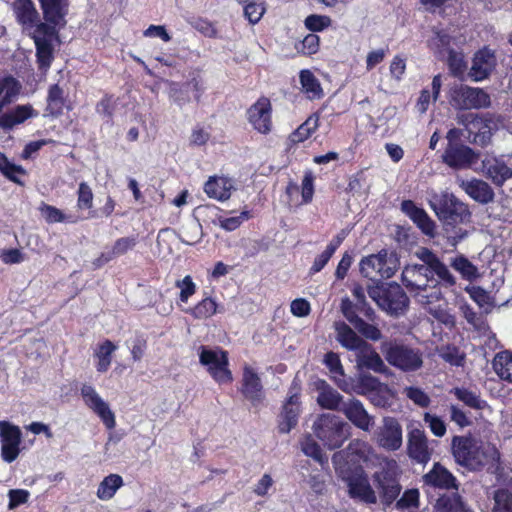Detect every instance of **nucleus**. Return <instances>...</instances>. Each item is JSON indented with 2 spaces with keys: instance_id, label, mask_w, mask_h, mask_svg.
I'll list each match as a JSON object with an SVG mask.
<instances>
[{
  "instance_id": "1",
  "label": "nucleus",
  "mask_w": 512,
  "mask_h": 512,
  "mask_svg": "<svg viewBox=\"0 0 512 512\" xmlns=\"http://www.w3.org/2000/svg\"><path fill=\"white\" fill-rule=\"evenodd\" d=\"M430 207L442 222L448 238L457 244L467 236V231L461 224L470 222L471 212L466 204L453 194L442 193L430 200Z\"/></svg>"
},
{
  "instance_id": "2",
  "label": "nucleus",
  "mask_w": 512,
  "mask_h": 512,
  "mask_svg": "<svg viewBox=\"0 0 512 512\" xmlns=\"http://www.w3.org/2000/svg\"><path fill=\"white\" fill-rule=\"evenodd\" d=\"M451 451L455 462L471 471H480L488 463L489 458L498 455L494 446L486 448L471 434L453 436Z\"/></svg>"
},
{
  "instance_id": "3",
  "label": "nucleus",
  "mask_w": 512,
  "mask_h": 512,
  "mask_svg": "<svg viewBox=\"0 0 512 512\" xmlns=\"http://www.w3.org/2000/svg\"><path fill=\"white\" fill-rule=\"evenodd\" d=\"M21 84L11 75L0 77V127L11 130L14 126L24 123L27 119L37 116V112L29 104L17 105L13 110L2 113L4 107L9 105L20 93Z\"/></svg>"
},
{
  "instance_id": "4",
  "label": "nucleus",
  "mask_w": 512,
  "mask_h": 512,
  "mask_svg": "<svg viewBox=\"0 0 512 512\" xmlns=\"http://www.w3.org/2000/svg\"><path fill=\"white\" fill-rule=\"evenodd\" d=\"M380 350L387 363L402 372H416L423 366L422 351L402 339L385 340Z\"/></svg>"
},
{
  "instance_id": "5",
  "label": "nucleus",
  "mask_w": 512,
  "mask_h": 512,
  "mask_svg": "<svg viewBox=\"0 0 512 512\" xmlns=\"http://www.w3.org/2000/svg\"><path fill=\"white\" fill-rule=\"evenodd\" d=\"M339 477L346 484L347 495L355 502L375 505L378 502L377 492L362 466L348 467L339 471Z\"/></svg>"
},
{
  "instance_id": "6",
  "label": "nucleus",
  "mask_w": 512,
  "mask_h": 512,
  "mask_svg": "<svg viewBox=\"0 0 512 512\" xmlns=\"http://www.w3.org/2000/svg\"><path fill=\"white\" fill-rule=\"evenodd\" d=\"M312 429L315 436L330 450L340 448L350 435L347 424L340 417L329 413L319 415Z\"/></svg>"
},
{
  "instance_id": "7",
  "label": "nucleus",
  "mask_w": 512,
  "mask_h": 512,
  "mask_svg": "<svg viewBox=\"0 0 512 512\" xmlns=\"http://www.w3.org/2000/svg\"><path fill=\"white\" fill-rule=\"evenodd\" d=\"M448 100L455 110L460 111L491 106V97L484 89L465 84H455L450 87Z\"/></svg>"
},
{
  "instance_id": "8",
  "label": "nucleus",
  "mask_w": 512,
  "mask_h": 512,
  "mask_svg": "<svg viewBox=\"0 0 512 512\" xmlns=\"http://www.w3.org/2000/svg\"><path fill=\"white\" fill-rule=\"evenodd\" d=\"M199 362L205 366L209 375L218 384H230L233 381L232 371L229 369V355L226 350L200 347Z\"/></svg>"
},
{
  "instance_id": "9",
  "label": "nucleus",
  "mask_w": 512,
  "mask_h": 512,
  "mask_svg": "<svg viewBox=\"0 0 512 512\" xmlns=\"http://www.w3.org/2000/svg\"><path fill=\"white\" fill-rule=\"evenodd\" d=\"M45 23H39L36 33L52 37L56 34V27H65L66 16L69 10V0H38Z\"/></svg>"
},
{
  "instance_id": "10",
  "label": "nucleus",
  "mask_w": 512,
  "mask_h": 512,
  "mask_svg": "<svg viewBox=\"0 0 512 512\" xmlns=\"http://www.w3.org/2000/svg\"><path fill=\"white\" fill-rule=\"evenodd\" d=\"M497 129L493 115L471 114L466 118L465 130L470 143L486 147L491 142L493 131Z\"/></svg>"
},
{
  "instance_id": "11",
  "label": "nucleus",
  "mask_w": 512,
  "mask_h": 512,
  "mask_svg": "<svg viewBox=\"0 0 512 512\" xmlns=\"http://www.w3.org/2000/svg\"><path fill=\"white\" fill-rule=\"evenodd\" d=\"M272 113L273 107L270 99L266 96H260L246 110V119L256 132L268 135L273 128Z\"/></svg>"
},
{
  "instance_id": "12",
  "label": "nucleus",
  "mask_w": 512,
  "mask_h": 512,
  "mask_svg": "<svg viewBox=\"0 0 512 512\" xmlns=\"http://www.w3.org/2000/svg\"><path fill=\"white\" fill-rule=\"evenodd\" d=\"M300 385L293 380L289 395L282 406L278 416V430L280 433H289L298 424L300 415Z\"/></svg>"
},
{
  "instance_id": "13",
  "label": "nucleus",
  "mask_w": 512,
  "mask_h": 512,
  "mask_svg": "<svg viewBox=\"0 0 512 512\" xmlns=\"http://www.w3.org/2000/svg\"><path fill=\"white\" fill-rule=\"evenodd\" d=\"M373 482L378 490L381 503L389 507L399 497L401 485L394 470L383 468L372 475Z\"/></svg>"
},
{
  "instance_id": "14",
  "label": "nucleus",
  "mask_w": 512,
  "mask_h": 512,
  "mask_svg": "<svg viewBox=\"0 0 512 512\" xmlns=\"http://www.w3.org/2000/svg\"><path fill=\"white\" fill-rule=\"evenodd\" d=\"M22 432L19 426L8 421H0L1 458L6 463L14 462L20 452Z\"/></svg>"
},
{
  "instance_id": "15",
  "label": "nucleus",
  "mask_w": 512,
  "mask_h": 512,
  "mask_svg": "<svg viewBox=\"0 0 512 512\" xmlns=\"http://www.w3.org/2000/svg\"><path fill=\"white\" fill-rule=\"evenodd\" d=\"M239 392L253 407L262 405L265 400V390L261 378L257 371L247 364L242 369Z\"/></svg>"
},
{
  "instance_id": "16",
  "label": "nucleus",
  "mask_w": 512,
  "mask_h": 512,
  "mask_svg": "<svg viewBox=\"0 0 512 512\" xmlns=\"http://www.w3.org/2000/svg\"><path fill=\"white\" fill-rule=\"evenodd\" d=\"M497 63L495 50L484 46L474 53L468 75L474 82L484 81L495 71Z\"/></svg>"
},
{
  "instance_id": "17",
  "label": "nucleus",
  "mask_w": 512,
  "mask_h": 512,
  "mask_svg": "<svg viewBox=\"0 0 512 512\" xmlns=\"http://www.w3.org/2000/svg\"><path fill=\"white\" fill-rule=\"evenodd\" d=\"M81 396L85 405L101 419L108 430L115 428L116 420L114 413L93 386L84 384L81 387Z\"/></svg>"
},
{
  "instance_id": "18",
  "label": "nucleus",
  "mask_w": 512,
  "mask_h": 512,
  "mask_svg": "<svg viewBox=\"0 0 512 512\" xmlns=\"http://www.w3.org/2000/svg\"><path fill=\"white\" fill-rule=\"evenodd\" d=\"M417 257L429 268V276H437L438 280L434 279L433 287H436L437 283H441L445 287H452L456 284V279L443 263L440 258L429 248L422 247L417 253Z\"/></svg>"
},
{
  "instance_id": "19",
  "label": "nucleus",
  "mask_w": 512,
  "mask_h": 512,
  "mask_svg": "<svg viewBox=\"0 0 512 512\" xmlns=\"http://www.w3.org/2000/svg\"><path fill=\"white\" fill-rule=\"evenodd\" d=\"M401 280L409 292L420 293L425 291L434 278L429 276L427 264L406 265L402 271Z\"/></svg>"
},
{
  "instance_id": "20",
  "label": "nucleus",
  "mask_w": 512,
  "mask_h": 512,
  "mask_svg": "<svg viewBox=\"0 0 512 512\" xmlns=\"http://www.w3.org/2000/svg\"><path fill=\"white\" fill-rule=\"evenodd\" d=\"M341 413L358 429L368 432L375 424L374 416L370 415L363 403L355 398H348Z\"/></svg>"
},
{
  "instance_id": "21",
  "label": "nucleus",
  "mask_w": 512,
  "mask_h": 512,
  "mask_svg": "<svg viewBox=\"0 0 512 512\" xmlns=\"http://www.w3.org/2000/svg\"><path fill=\"white\" fill-rule=\"evenodd\" d=\"M376 439L380 447L395 451L402 445V427L394 417H384L383 425L376 432Z\"/></svg>"
},
{
  "instance_id": "22",
  "label": "nucleus",
  "mask_w": 512,
  "mask_h": 512,
  "mask_svg": "<svg viewBox=\"0 0 512 512\" xmlns=\"http://www.w3.org/2000/svg\"><path fill=\"white\" fill-rule=\"evenodd\" d=\"M424 486L440 490L458 491L457 478L442 464L435 462L429 472L422 476Z\"/></svg>"
},
{
  "instance_id": "23",
  "label": "nucleus",
  "mask_w": 512,
  "mask_h": 512,
  "mask_svg": "<svg viewBox=\"0 0 512 512\" xmlns=\"http://www.w3.org/2000/svg\"><path fill=\"white\" fill-rule=\"evenodd\" d=\"M407 454L418 464H427L432 456V450L428 447V440L424 431L413 429L408 434Z\"/></svg>"
},
{
  "instance_id": "24",
  "label": "nucleus",
  "mask_w": 512,
  "mask_h": 512,
  "mask_svg": "<svg viewBox=\"0 0 512 512\" xmlns=\"http://www.w3.org/2000/svg\"><path fill=\"white\" fill-rule=\"evenodd\" d=\"M409 305V298L397 283H390L385 288L380 308L392 315L404 313Z\"/></svg>"
},
{
  "instance_id": "25",
  "label": "nucleus",
  "mask_w": 512,
  "mask_h": 512,
  "mask_svg": "<svg viewBox=\"0 0 512 512\" xmlns=\"http://www.w3.org/2000/svg\"><path fill=\"white\" fill-rule=\"evenodd\" d=\"M477 159V154L467 145L447 146L443 155V162L453 169L470 167Z\"/></svg>"
},
{
  "instance_id": "26",
  "label": "nucleus",
  "mask_w": 512,
  "mask_h": 512,
  "mask_svg": "<svg viewBox=\"0 0 512 512\" xmlns=\"http://www.w3.org/2000/svg\"><path fill=\"white\" fill-rule=\"evenodd\" d=\"M65 109H71L68 94L58 83L51 84L46 96L45 116L58 118L63 115Z\"/></svg>"
},
{
  "instance_id": "27",
  "label": "nucleus",
  "mask_w": 512,
  "mask_h": 512,
  "mask_svg": "<svg viewBox=\"0 0 512 512\" xmlns=\"http://www.w3.org/2000/svg\"><path fill=\"white\" fill-rule=\"evenodd\" d=\"M401 210L413 221L423 234L429 237L435 235L436 225L428 213L414 203L412 200H403Z\"/></svg>"
},
{
  "instance_id": "28",
  "label": "nucleus",
  "mask_w": 512,
  "mask_h": 512,
  "mask_svg": "<svg viewBox=\"0 0 512 512\" xmlns=\"http://www.w3.org/2000/svg\"><path fill=\"white\" fill-rule=\"evenodd\" d=\"M387 251L381 250L378 254L364 257L360 262V273L367 278L372 277V271L379 274L381 278H390L395 273V268L387 267Z\"/></svg>"
},
{
  "instance_id": "29",
  "label": "nucleus",
  "mask_w": 512,
  "mask_h": 512,
  "mask_svg": "<svg viewBox=\"0 0 512 512\" xmlns=\"http://www.w3.org/2000/svg\"><path fill=\"white\" fill-rule=\"evenodd\" d=\"M336 340L342 347L349 351L363 352L369 348V344L356 334V332L345 322H335Z\"/></svg>"
},
{
  "instance_id": "30",
  "label": "nucleus",
  "mask_w": 512,
  "mask_h": 512,
  "mask_svg": "<svg viewBox=\"0 0 512 512\" xmlns=\"http://www.w3.org/2000/svg\"><path fill=\"white\" fill-rule=\"evenodd\" d=\"M317 404L326 410L341 412V409L346 400L334 388H332L325 380L317 383Z\"/></svg>"
},
{
  "instance_id": "31",
  "label": "nucleus",
  "mask_w": 512,
  "mask_h": 512,
  "mask_svg": "<svg viewBox=\"0 0 512 512\" xmlns=\"http://www.w3.org/2000/svg\"><path fill=\"white\" fill-rule=\"evenodd\" d=\"M36 48L38 70L46 75L54 60V48L51 41L45 37L33 36Z\"/></svg>"
},
{
  "instance_id": "32",
  "label": "nucleus",
  "mask_w": 512,
  "mask_h": 512,
  "mask_svg": "<svg viewBox=\"0 0 512 512\" xmlns=\"http://www.w3.org/2000/svg\"><path fill=\"white\" fill-rule=\"evenodd\" d=\"M320 126V113H312L301 125H299L288 136V141L292 146L303 143L308 140Z\"/></svg>"
},
{
  "instance_id": "33",
  "label": "nucleus",
  "mask_w": 512,
  "mask_h": 512,
  "mask_svg": "<svg viewBox=\"0 0 512 512\" xmlns=\"http://www.w3.org/2000/svg\"><path fill=\"white\" fill-rule=\"evenodd\" d=\"M465 192L476 202L488 204L493 201L495 193L490 185L480 179H472L463 183Z\"/></svg>"
},
{
  "instance_id": "34",
  "label": "nucleus",
  "mask_w": 512,
  "mask_h": 512,
  "mask_svg": "<svg viewBox=\"0 0 512 512\" xmlns=\"http://www.w3.org/2000/svg\"><path fill=\"white\" fill-rule=\"evenodd\" d=\"M484 168L486 177L497 187L503 186L508 179L512 178V168L502 160H488L484 162Z\"/></svg>"
},
{
  "instance_id": "35",
  "label": "nucleus",
  "mask_w": 512,
  "mask_h": 512,
  "mask_svg": "<svg viewBox=\"0 0 512 512\" xmlns=\"http://www.w3.org/2000/svg\"><path fill=\"white\" fill-rule=\"evenodd\" d=\"M301 90L307 99L314 101L324 97V91L319 79L309 69H303L299 73Z\"/></svg>"
},
{
  "instance_id": "36",
  "label": "nucleus",
  "mask_w": 512,
  "mask_h": 512,
  "mask_svg": "<svg viewBox=\"0 0 512 512\" xmlns=\"http://www.w3.org/2000/svg\"><path fill=\"white\" fill-rule=\"evenodd\" d=\"M116 350L117 346L109 339H105L98 344L93 355L97 359L95 367L99 373L108 371L112 363L113 354Z\"/></svg>"
},
{
  "instance_id": "37",
  "label": "nucleus",
  "mask_w": 512,
  "mask_h": 512,
  "mask_svg": "<svg viewBox=\"0 0 512 512\" xmlns=\"http://www.w3.org/2000/svg\"><path fill=\"white\" fill-rule=\"evenodd\" d=\"M204 192L209 198L219 201L228 200L231 196L228 180L217 176L209 177L204 184Z\"/></svg>"
},
{
  "instance_id": "38",
  "label": "nucleus",
  "mask_w": 512,
  "mask_h": 512,
  "mask_svg": "<svg viewBox=\"0 0 512 512\" xmlns=\"http://www.w3.org/2000/svg\"><path fill=\"white\" fill-rule=\"evenodd\" d=\"M492 366L497 376L512 384V351L503 350L495 354Z\"/></svg>"
},
{
  "instance_id": "39",
  "label": "nucleus",
  "mask_w": 512,
  "mask_h": 512,
  "mask_svg": "<svg viewBox=\"0 0 512 512\" xmlns=\"http://www.w3.org/2000/svg\"><path fill=\"white\" fill-rule=\"evenodd\" d=\"M40 213L42 217L45 219L46 223L48 224H55V223H69V224H75L82 218L74 215V214H65L62 210L59 208L42 203V205L39 208Z\"/></svg>"
},
{
  "instance_id": "40",
  "label": "nucleus",
  "mask_w": 512,
  "mask_h": 512,
  "mask_svg": "<svg viewBox=\"0 0 512 512\" xmlns=\"http://www.w3.org/2000/svg\"><path fill=\"white\" fill-rule=\"evenodd\" d=\"M123 485V478L119 474H109L98 485L96 495L100 500L108 501L114 497Z\"/></svg>"
},
{
  "instance_id": "41",
  "label": "nucleus",
  "mask_w": 512,
  "mask_h": 512,
  "mask_svg": "<svg viewBox=\"0 0 512 512\" xmlns=\"http://www.w3.org/2000/svg\"><path fill=\"white\" fill-rule=\"evenodd\" d=\"M217 308L218 304L212 297H205L193 307L185 309L184 312L192 316L194 319L205 320L215 315L217 313Z\"/></svg>"
},
{
  "instance_id": "42",
  "label": "nucleus",
  "mask_w": 512,
  "mask_h": 512,
  "mask_svg": "<svg viewBox=\"0 0 512 512\" xmlns=\"http://www.w3.org/2000/svg\"><path fill=\"white\" fill-rule=\"evenodd\" d=\"M435 506L440 512H470L457 492L441 495Z\"/></svg>"
},
{
  "instance_id": "43",
  "label": "nucleus",
  "mask_w": 512,
  "mask_h": 512,
  "mask_svg": "<svg viewBox=\"0 0 512 512\" xmlns=\"http://www.w3.org/2000/svg\"><path fill=\"white\" fill-rule=\"evenodd\" d=\"M358 358L359 365L369 370L376 373H385L388 371L383 359L375 350L371 349L370 345L367 350L359 352Z\"/></svg>"
},
{
  "instance_id": "44",
  "label": "nucleus",
  "mask_w": 512,
  "mask_h": 512,
  "mask_svg": "<svg viewBox=\"0 0 512 512\" xmlns=\"http://www.w3.org/2000/svg\"><path fill=\"white\" fill-rule=\"evenodd\" d=\"M450 393L470 408L481 410L486 405V402L481 399L479 394L468 388L454 387L450 390Z\"/></svg>"
},
{
  "instance_id": "45",
  "label": "nucleus",
  "mask_w": 512,
  "mask_h": 512,
  "mask_svg": "<svg viewBox=\"0 0 512 512\" xmlns=\"http://www.w3.org/2000/svg\"><path fill=\"white\" fill-rule=\"evenodd\" d=\"M451 266L458 271L463 279L474 280L478 277L477 267L464 255H458L451 261Z\"/></svg>"
},
{
  "instance_id": "46",
  "label": "nucleus",
  "mask_w": 512,
  "mask_h": 512,
  "mask_svg": "<svg viewBox=\"0 0 512 512\" xmlns=\"http://www.w3.org/2000/svg\"><path fill=\"white\" fill-rule=\"evenodd\" d=\"M15 10L17 19L22 24H33L38 17V12L31 0H17Z\"/></svg>"
},
{
  "instance_id": "47",
  "label": "nucleus",
  "mask_w": 512,
  "mask_h": 512,
  "mask_svg": "<svg viewBox=\"0 0 512 512\" xmlns=\"http://www.w3.org/2000/svg\"><path fill=\"white\" fill-rule=\"evenodd\" d=\"M447 65L451 75L457 78H462L467 70L463 53L456 52L454 49H449Z\"/></svg>"
},
{
  "instance_id": "48",
  "label": "nucleus",
  "mask_w": 512,
  "mask_h": 512,
  "mask_svg": "<svg viewBox=\"0 0 512 512\" xmlns=\"http://www.w3.org/2000/svg\"><path fill=\"white\" fill-rule=\"evenodd\" d=\"M204 80L201 76V69L196 68L189 73V78L184 85L189 90L191 89L194 94V100L199 103L201 101L202 95L205 92Z\"/></svg>"
},
{
  "instance_id": "49",
  "label": "nucleus",
  "mask_w": 512,
  "mask_h": 512,
  "mask_svg": "<svg viewBox=\"0 0 512 512\" xmlns=\"http://www.w3.org/2000/svg\"><path fill=\"white\" fill-rule=\"evenodd\" d=\"M380 386V381L370 375V374H362L360 375L353 387V390L358 395H367L373 391H376Z\"/></svg>"
},
{
  "instance_id": "50",
  "label": "nucleus",
  "mask_w": 512,
  "mask_h": 512,
  "mask_svg": "<svg viewBox=\"0 0 512 512\" xmlns=\"http://www.w3.org/2000/svg\"><path fill=\"white\" fill-rule=\"evenodd\" d=\"M175 287L180 290L178 301L181 303H187L197 291V286L190 275H186L183 279L176 280Z\"/></svg>"
},
{
  "instance_id": "51",
  "label": "nucleus",
  "mask_w": 512,
  "mask_h": 512,
  "mask_svg": "<svg viewBox=\"0 0 512 512\" xmlns=\"http://www.w3.org/2000/svg\"><path fill=\"white\" fill-rule=\"evenodd\" d=\"M494 506L492 512H512V492L507 489H498L494 493Z\"/></svg>"
},
{
  "instance_id": "52",
  "label": "nucleus",
  "mask_w": 512,
  "mask_h": 512,
  "mask_svg": "<svg viewBox=\"0 0 512 512\" xmlns=\"http://www.w3.org/2000/svg\"><path fill=\"white\" fill-rule=\"evenodd\" d=\"M0 172L10 181L21 183L17 174H24L25 171L20 165H16L9 161L5 154L0 153Z\"/></svg>"
},
{
  "instance_id": "53",
  "label": "nucleus",
  "mask_w": 512,
  "mask_h": 512,
  "mask_svg": "<svg viewBox=\"0 0 512 512\" xmlns=\"http://www.w3.org/2000/svg\"><path fill=\"white\" fill-rule=\"evenodd\" d=\"M332 24V19L327 15L310 14L304 20L306 29L312 33L322 32Z\"/></svg>"
},
{
  "instance_id": "54",
  "label": "nucleus",
  "mask_w": 512,
  "mask_h": 512,
  "mask_svg": "<svg viewBox=\"0 0 512 512\" xmlns=\"http://www.w3.org/2000/svg\"><path fill=\"white\" fill-rule=\"evenodd\" d=\"M76 206L79 210H90L93 207L94 194L91 187L86 182L79 183L77 190Z\"/></svg>"
},
{
  "instance_id": "55",
  "label": "nucleus",
  "mask_w": 512,
  "mask_h": 512,
  "mask_svg": "<svg viewBox=\"0 0 512 512\" xmlns=\"http://www.w3.org/2000/svg\"><path fill=\"white\" fill-rule=\"evenodd\" d=\"M301 450L306 456H309L320 463H322L324 460L320 445L313 439L312 435L310 434L305 435L301 440Z\"/></svg>"
},
{
  "instance_id": "56",
  "label": "nucleus",
  "mask_w": 512,
  "mask_h": 512,
  "mask_svg": "<svg viewBox=\"0 0 512 512\" xmlns=\"http://www.w3.org/2000/svg\"><path fill=\"white\" fill-rule=\"evenodd\" d=\"M138 243L139 236L137 234L118 238L112 246V254H114L115 257L125 255L129 251H132Z\"/></svg>"
},
{
  "instance_id": "57",
  "label": "nucleus",
  "mask_w": 512,
  "mask_h": 512,
  "mask_svg": "<svg viewBox=\"0 0 512 512\" xmlns=\"http://www.w3.org/2000/svg\"><path fill=\"white\" fill-rule=\"evenodd\" d=\"M295 48L303 55H314L319 51L320 37L315 33H309Z\"/></svg>"
},
{
  "instance_id": "58",
  "label": "nucleus",
  "mask_w": 512,
  "mask_h": 512,
  "mask_svg": "<svg viewBox=\"0 0 512 512\" xmlns=\"http://www.w3.org/2000/svg\"><path fill=\"white\" fill-rule=\"evenodd\" d=\"M169 97L180 107L188 104L191 100L189 90L184 83L172 82L169 88Z\"/></svg>"
},
{
  "instance_id": "59",
  "label": "nucleus",
  "mask_w": 512,
  "mask_h": 512,
  "mask_svg": "<svg viewBox=\"0 0 512 512\" xmlns=\"http://www.w3.org/2000/svg\"><path fill=\"white\" fill-rule=\"evenodd\" d=\"M356 320L357 321L355 322V324H353V326L362 336L372 341H378L381 339L382 333L377 326L366 322L361 317L357 318Z\"/></svg>"
},
{
  "instance_id": "60",
  "label": "nucleus",
  "mask_w": 512,
  "mask_h": 512,
  "mask_svg": "<svg viewBox=\"0 0 512 512\" xmlns=\"http://www.w3.org/2000/svg\"><path fill=\"white\" fill-rule=\"evenodd\" d=\"M244 16L251 23L256 24L262 18L265 7L261 3H257L255 1L245 2L244 7Z\"/></svg>"
},
{
  "instance_id": "61",
  "label": "nucleus",
  "mask_w": 512,
  "mask_h": 512,
  "mask_svg": "<svg viewBox=\"0 0 512 512\" xmlns=\"http://www.w3.org/2000/svg\"><path fill=\"white\" fill-rule=\"evenodd\" d=\"M314 176L311 172H307L301 183V205H306L312 202L314 196Z\"/></svg>"
},
{
  "instance_id": "62",
  "label": "nucleus",
  "mask_w": 512,
  "mask_h": 512,
  "mask_svg": "<svg viewBox=\"0 0 512 512\" xmlns=\"http://www.w3.org/2000/svg\"><path fill=\"white\" fill-rule=\"evenodd\" d=\"M406 396L421 408H427L430 405V397L419 387H407Z\"/></svg>"
},
{
  "instance_id": "63",
  "label": "nucleus",
  "mask_w": 512,
  "mask_h": 512,
  "mask_svg": "<svg viewBox=\"0 0 512 512\" xmlns=\"http://www.w3.org/2000/svg\"><path fill=\"white\" fill-rule=\"evenodd\" d=\"M115 110L114 95L106 93L96 104V112L108 119H112Z\"/></svg>"
},
{
  "instance_id": "64",
  "label": "nucleus",
  "mask_w": 512,
  "mask_h": 512,
  "mask_svg": "<svg viewBox=\"0 0 512 512\" xmlns=\"http://www.w3.org/2000/svg\"><path fill=\"white\" fill-rule=\"evenodd\" d=\"M419 503V491L417 489H408L397 500L396 507L398 509H408L417 507Z\"/></svg>"
}]
</instances>
